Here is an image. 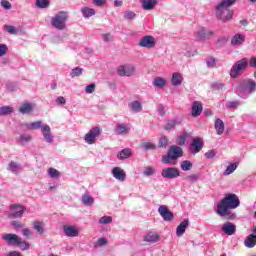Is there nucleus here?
I'll use <instances>...</instances> for the list:
<instances>
[{"label": "nucleus", "mask_w": 256, "mask_h": 256, "mask_svg": "<svg viewBox=\"0 0 256 256\" xmlns=\"http://www.w3.org/2000/svg\"><path fill=\"white\" fill-rule=\"evenodd\" d=\"M235 3H237V0H221L218 2L214 7L216 19H219L222 23H229L235 15V12L229 8L233 7Z\"/></svg>", "instance_id": "1"}, {"label": "nucleus", "mask_w": 256, "mask_h": 256, "mask_svg": "<svg viewBox=\"0 0 256 256\" xmlns=\"http://www.w3.org/2000/svg\"><path fill=\"white\" fill-rule=\"evenodd\" d=\"M239 205H241L239 197L235 194H227L220 203L217 204L216 213L220 215V217H227V215H229V209H237Z\"/></svg>", "instance_id": "2"}, {"label": "nucleus", "mask_w": 256, "mask_h": 256, "mask_svg": "<svg viewBox=\"0 0 256 256\" xmlns=\"http://www.w3.org/2000/svg\"><path fill=\"white\" fill-rule=\"evenodd\" d=\"M25 127L28 129V131L40 129L42 137L46 143L51 144L53 141H55V136H53V132H51V126H49V124H43V121L41 120L26 123Z\"/></svg>", "instance_id": "3"}, {"label": "nucleus", "mask_w": 256, "mask_h": 256, "mask_svg": "<svg viewBox=\"0 0 256 256\" xmlns=\"http://www.w3.org/2000/svg\"><path fill=\"white\" fill-rule=\"evenodd\" d=\"M69 14L65 11H60L51 18V25L58 31H63L67 28Z\"/></svg>", "instance_id": "4"}, {"label": "nucleus", "mask_w": 256, "mask_h": 256, "mask_svg": "<svg viewBox=\"0 0 256 256\" xmlns=\"http://www.w3.org/2000/svg\"><path fill=\"white\" fill-rule=\"evenodd\" d=\"M255 91L256 82L253 80L244 81L237 88V93L242 99H247V97H249L251 93H255Z\"/></svg>", "instance_id": "5"}, {"label": "nucleus", "mask_w": 256, "mask_h": 256, "mask_svg": "<svg viewBox=\"0 0 256 256\" xmlns=\"http://www.w3.org/2000/svg\"><path fill=\"white\" fill-rule=\"evenodd\" d=\"M247 67H249V59L242 58L236 61L230 70V77L232 79H237V77L243 75V73L247 70Z\"/></svg>", "instance_id": "6"}, {"label": "nucleus", "mask_w": 256, "mask_h": 256, "mask_svg": "<svg viewBox=\"0 0 256 256\" xmlns=\"http://www.w3.org/2000/svg\"><path fill=\"white\" fill-rule=\"evenodd\" d=\"M183 155V149L179 146H171L168 150L167 155H164L162 157L163 163H171V161H175V159H179V157H182Z\"/></svg>", "instance_id": "7"}, {"label": "nucleus", "mask_w": 256, "mask_h": 256, "mask_svg": "<svg viewBox=\"0 0 256 256\" xmlns=\"http://www.w3.org/2000/svg\"><path fill=\"white\" fill-rule=\"evenodd\" d=\"M26 210L27 208L21 204H12L10 205L8 217L9 219H21Z\"/></svg>", "instance_id": "8"}, {"label": "nucleus", "mask_w": 256, "mask_h": 256, "mask_svg": "<svg viewBox=\"0 0 256 256\" xmlns=\"http://www.w3.org/2000/svg\"><path fill=\"white\" fill-rule=\"evenodd\" d=\"M101 135V128L94 127L88 131L84 136V141L87 145H95L97 138Z\"/></svg>", "instance_id": "9"}, {"label": "nucleus", "mask_w": 256, "mask_h": 256, "mask_svg": "<svg viewBox=\"0 0 256 256\" xmlns=\"http://www.w3.org/2000/svg\"><path fill=\"white\" fill-rule=\"evenodd\" d=\"M137 71L134 64H123L118 67V75L120 77H133Z\"/></svg>", "instance_id": "10"}, {"label": "nucleus", "mask_w": 256, "mask_h": 256, "mask_svg": "<svg viewBox=\"0 0 256 256\" xmlns=\"http://www.w3.org/2000/svg\"><path fill=\"white\" fill-rule=\"evenodd\" d=\"M181 175V172L178 168L175 167H167L164 168L161 172V176L163 179H177Z\"/></svg>", "instance_id": "11"}, {"label": "nucleus", "mask_w": 256, "mask_h": 256, "mask_svg": "<svg viewBox=\"0 0 256 256\" xmlns=\"http://www.w3.org/2000/svg\"><path fill=\"white\" fill-rule=\"evenodd\" d=\"M155 43V38L153 36H144L140 39L138 45L145 49H153V47H155Z\"/></svg>", "instance_id": "12"}, {"label": "nucleus", "mask_w": 256, "mask_h": 256, "mask_svg": "<svg viewBox=\"0 0 256 256\" xmlns=\"http://www.w3.org/2000/svg\"><path fill=\"white\" fill-rule=\"evenodd\" d=\"M203 149V139L193 138L192 143L190 144V153L192 155H197Z\"/></svg>", "instance_id": "13"}, {"label": "nucleus", "mask_w": 256, "mask_h": 256, "mask_svg": "<svg viewBox=\"0 0 256 256\" xmlns=\"http://www.w3.org/2000/svg\"><path fill=\"white\" fill-rule=\"evenodd\" d=\"M63 232L66 237H79V228L75 225H64Z\"/></svg>", "instance_id": "14"}, {"label": "nucleus", "mask_w": 256, "mask_h": 256, "mask_svg": "<svg viewBox=\"0 0 256 256\" xmlns=\"http://www.w3.org/2000/svg\"><path fill=\"white\" fill-rule=\"evenodd\" d=\"M35 111V104L31 102H24L19 107V113L22 115H31Z\"/></svg>", "instance_id": "15"}, {"label": "nucleus", "mask_w": 256, "mask_h": 256, "mask_svg": "<svg viewBox=\"0 0 256 256\" xmlns=\"http://www.w3.org/2000/svg\"><path fill=\"white\" fill-rule=\"evenodd\" d=\"M244 245L248 249H253L256 245V226L252 229V234H249L244 240Z\"/></svg>", "instance_id": "16"}, {"label": "nucleus", "mask_w": 256, "mask_h": 256, "mask_svg": "<svg viewBox=\"0 0 256 256\" xmlns=\"http://www.w3.org/2000/svg\"><path fill=\"white\" fill-rule=\"evenodd\" d=\"M112 176L117 181L123 182L125 181V177H127V174L125 173V170H123L121 167H114L111 170Z\"/></svg>", "instance_id": "17"}, {"label": "nucleus", "mask_w": 256, "mask_h": 256, "mask_svg": "<svg viewBox=\"0 0 256 256\" xmlns=\"http://www.w3.org/2000/svg\"><path fill=\"white\" fill-rule=\"evenodd\" d=\"M114 131L116 135H129V132L131 131V125L125 123L117 124Z\"/></svg>", "instance_id": "18"}, {"label": "nucleus", "mask_w": 256, "mask_h": 256, "mask_svg": "<svg viewBox=\"0 0 256 256\" xmlns=\"http://www.w3.org/2000/svg\"><path fill=\"white\" fill-rule=\"evenodd\" d=\"M158 213L161 215V217L164 219V221H173V214L171 213V211H169V209L167 208V206L165 205H161L158 208Z\"/></svg>", "instance_id": "19"}, {"label": "nucleus", "mask_w": 256, "mask_h": 256, "mask_svg": "<svg viewBox=\"0 0 256 256\" xmlns=\"http://www.w3.org/2000/svg\"><path fill=\"white\" fill-rule=\"evenodd\" d=\"M222 231L225 235H235V231H237V226L231 222H226L222 225Z\"/></svg>", "instance_id": "20"}, {"label": "nucleus", "mask_w": 256, "mask_h": 256, "mask_svg": "<svg viewBox=\"0 0 256 256\" xmlns=\"http://www.w3.org/2000/svg\"><path fill=\"white\" fill-rule=\"evenodd\" d=\"M2 239L7 241L9 245H15L17 247L21 237H19L17 234H4Z\"/></svg>", "instance_id": "21"}, {"label": "nucleus", "mask_w": 256, "mask_h": 256, "mask_svg": "<svg viewBox=\"0 0 256 256\" xmlns=\"http://www.w3.org/2000/svg\"><path fill=\"white\" fill-rule=\"evenodd\" d=\"M203 113V104L200 101H194L192 103L191 115L192 117H199Z\"/></svg>", "instance_id": "22"}, {"label": "nucleus", "mask_w": 256, "mask_h": 256, "mask_svg": "<svg viewBox=\"0 0 256 256\" xmlns=\"http://www.w3.org/2000/svg\"><path fill=\"white\" fill-rule=\"evenodd\" d=\"M144 11H151L157 7L159 0H139Z\"/></svg>", "instance_id": "23"}, {"label": "nucleus", "mask_w": 256, "mask_h": 256, "mask_svg": "<svg viewBox=\"0 0 256 256\" xmlns=\"http://www.w3.org/2000/svg\"><path fill=\"white\" fill-rule=\"evenodd\" d=\"M128 109L131 113H141L143 111V104L139 100H134L128 104Z\"/></svg>", "instance_id": "24"}, {"label": "nucleus", "mask_w": 256, "mask_h": 256, "mask_svg": "<svg viewBox=\"0 0 256 256\" xmlns=\"http://www.w3.org/2000/svg\"><path fill=\"white\" fill-rule=\"evenodd\" d=\"M187 227H189V219L183 220L176 228L177 237H183L185 231H187Z\"/></svg>", "instance_id": "25"}, {"label": "nucleus", "mask_w": 256, "mask_h": 256, "mask_svg": "<svg viewBox=\"0 0 256 256\" xmlns=\"http://www.w3.org/2000/svg\"><path fill=\"white\" fill-rule=\"evenodd\" d=\"M143 241L146 243H157L159 241V234L157 232H148L144 235Z\"/></svg>", "instance_id": "26"}, {"label": "nucleus", "mask_w": 256, "mask_h": 256, "mask_svg": "<svg viewBox=\"0 0 256 256\" xmlns=\"http://www.w3.org/2000/svg\"><path fill=\"white\" fill-rule=\"evenodd\" d=\"M238 167H239V163H237V162L229 163L223 172L224 177H229V175H232V173H235V171H237Z\"/></svg>", "instance_id": "27"}, {"label": "nucleus", "mask_w": 256, "mask_h": 256, "mask_svg": "<svg viewBox=\"0 0 256 256\" xmlns=\"http://www.w3.org/2000/svg\"><path fill=\"white\" fill-rule=\"evenodd\" d=\"M211 35H213V32L205 29V28H200L198 29V31L196 32V37L197 39H209V37H211Z\"/></svg>", "instance_id": "28"}, {"label": "nucleus", "mask_w": 256, "mask_h": 256, "mask_svg": "<svg viewBox=\"0 0 256 256\" xmlns=\"http://www.w3.org/2000/svg\"><path fill=\"white\" fill-rule=\"evenodd\" d=\"M171 83L173 87H179L183 83V75L181 73H173L171 78Z\"/></svg>", "instance_id": "29"}, {"label": "nucleus", "mask_w": 256, "mask_h": 256, "mask_svg": "<svg viewBox=\"0 0 256 256\" xmlns=\"http://www.w3.org/2000/svg\"><path fill=\"white\" fill-rule=\"evenodd\" d=\"M214 127L217 135H223L225 133V123L220 118L216 119Z\"/></svg>", "instance_id": "30"}, {"label": "nucleus", "mask_w": 256, "mask_h": 256, "mask_svg": "<svg viewBox=\"0 0 256 256\" xmlns=\"http://www.w3.org/2000/svg\"><path fill=\"white\" fill-rule=\"evenodd\" d=\"M180 123H181V119L179 118L169 120L165 125V129L166 131H171L175 129L177 125H179Z\"/></svg>", "instance_id": "31"}, {"label": "nucleus", "mask_w": 256, "mask_h": 256, "mask_svg": "<svg viewBox=\"0 0 256 256\" xmlns=\"http://www.w3.org/2000/svg\"><path fill=\"white\" fill-rule=\"evenodd\" d=\"M82 203L83 205H86V207H91V205L95 203V199H93L89 193H84L82 195Z\"/></svg>", "instance_id": "32"}, {"label": "nucleus", "mask_w": 256, "mask_h": 256, "mask_svg": "<svg viewBox=\"0 0 256 256\" xmlns=\"http://www.w3.org/2000/svg\"><path fill=\"white\" fill-rule=\"evenodd\" d=\"M231 43L233 45H243L245 43V35L243 34H236L232 37Z\"/></svg>", "instance_id": "33"}, {"label": "nucleus", "mask_w": 256, "mask_h": 256, "mask_svg": "<svg viewBox=\"0 0 256 256\" xmlns=\"http://www.w3.org/2000/svg\"><path fill=\"white\" fill-rule=\"evenodd\" d=\"M33 228L35 229V231H37V233H39V235H43V233H45V223L41 222V221H35L32 223Z\"/></svg>", "instance_id": "34"}, {"label": "nucleus", "mask_w": 256, "mask_h": 256, "mask_svg": "<svg viewBox=\"0 0 256 256\" xmlns=\"http://www.w3.org/2000/svg\"><path fill=\"white\" fill-rule=\"evenodd\" d=\"M153 85H154V87H157L158 89H163V87H165L167 85V80L162 77H156L153 80Z\"/></svg>", "instance_id": "35"}, {"label": "nucleus", "mask_w": 256, "mask_h": 256, "mask_svg": "<svg viewBox=\"0 0 256 256\" xmlns=\"http://www.w3.org/2000/svg\"><path fill=\"white\" fill-rule=\"evenodd\" d=\"M81 13L84 17V19H89V17H93L95 15V9L89 8V7H83L81 9Z\"/></svg>", "instance_id": "36"}, {"label": "nucleus", "mask_w": 256, "mask_h": 256, "mask_svg": "<svg viewBox=\"0 0 256 256\" xmlns=\"http://www.w3.org/2000/svg\"><path fill=\"white\" fill-rule=\"evenodd\" d=\"M184 50V51H183ZM182 55H184V57H195V55H197V50H194L193 52H191L189 50V45L187 44H183L182 45V51H181Z\"/></svg>", "instance_id": "37"}, {"label": "nucleus", "mask_w": 256, "mask_h": 256, "mask_svg": "<svg viewBox=\"0 0 256 256\" xmlns=\"http://www.w3.org/2000/svg\"><path fill=\"white\" fill-rule=\"evenodd\" d=\"M8 171H11V173H14L17 175L19 171H21V164H18L17 162H10L8 165Z\"/></svg>", "instance_id": "38"}, {"label": "nucleus", "mask_w": 256, "mask_h": 256, "mask_svg": "<svg viewBox=\"0 0 256 256\" xmlns=\"http://www.w3.org/2000/svg\"><path fill=\"white\" fill-rule=\"evenodd\" d=\"M129 157H131V149L129 148H125L117 154L119 160L129 159Z\"/></svg>", "instance_id": "39"}, {"label": "nucleus", "mask_w": 256, "mask_h": 256, "mask_svg": "<svg viewBox=\"0 0 256 256\" xmlns=\"http://www.w3.org/2000/svg\"><path fill=\"white\" fill-rule=\"evenodd\" d=\"M5 31H7V33H9V35H19L20 33V29L13 26V25H5L4 26Z\"/></svg>", "instance_id": "40"}, {"label": "nucleus", "mask_w": 256, "mask_h": 256, "mask_svg": "<svg viewBox=\"0 0 256 256\" xmlns=\"http://www.w3.org/2000/svg\"><path fill=\"white\" fill-rule=\"evenodd\" d=\"M208 69H215L217 67V60L213 56H209L205 59Z\"/></svg>", "instance_id": "41"}, {"label": "nucleus", "mask_w": 256, "mask_h": 256, "mask_svg": "<svg viewBox=\"0 0 256 256\" xmlns=\"http://www.w3.org/2000/svg\"><path fill=\"white\" fill-rule=\"evenodd\" d=\"M180 168L183 171H191L193 169V163L191 161H189V160H183L180 163Z\"/></svg>", "instance_id": "42"}, {"label": "nucleus", "mask_w": 256, "mask_h": 256, "mask_svg": "<svg viewBox=\"0 0 256 256\" xmlns=\"http://www.w3.org/2000/svg\"><path fill=\"white\" fill-rule=\"evenodd\" d=\"M13 113V107L2 106L0 107V117H5L6 115H11Z\"/></svg>", "instance_id": "43"}, {"label": "nucleus", "mask_w": 256, "mask_h": 256, "mask_svg": "<svg viewBox=\"0 0 256 256\" xmlns=\"http://www.w3.org/2000/svg\"><path fill=\"white\" fill-rule=\"evenodd\" d=\"M108 243L109 241L107 240V238L105 237L99 238L96 242H94V249L105 247V245H107Z\"/></svg>", "instance_id": "44"}, {"label": "nucleus", "mask_w": 256, "mask_h": 256, "mask_svg": "<svg viewBox=\"0 0 256 256\" xmlns=\"http://www.w3.org/2000/svg\"><path fill=\"white\" fill-rule=\"evenodd\" d=\"M16 247H19L22 251H27L31 249V244H29V242L20 238V241L18 242Z\"/></svg>", "instance_id": "45"}, {"label": "nucleus", "mask_w": 256, "mask_h": 256, "mask_svg": "<svg viewBox=\"0 0 256 256\" xmlns=\"http://www.w3.org/2000/svg\"><path fill=\"white\" fill-rule=\"evenodd\" d=\"M99 225H111L113 223V217L111 216H102L98 220Z\"/></svg>", "instance_id": "46"}, {"label": "nucleus", "mask_w": 256, "mask_h": 256, "mask_svg": "<svg viewBox=\"0 0 256 256\" xmlns=\"http://www.w3.org/2000/svg\"><path fill=\"white\" fill-rule=\"evenodd\" d=\"M51 4V2L49 0H36V7H38V9H47V7H49V5Z\"/></svg>", "instance_id": "47"}, {"label": "nucleus", "mask_w": 256, "mask_h": 256, "mask_svg": "<svg viewBox=\"0 0 256 256\" xmlns=\"http://www.w3.org/2000/svg\"><path fill=\"white\" fill-rule=\"evenodd\" d=\"M48 175L51 179H59V177H61V172L55 168H49Z\"/></svg>", "instance_id": "48"}, {"label": "nucleus", "mask_w": 256, "mask_h": 256, "mask_svg": "<svg viewBox=\"0 0 256 256\" xmlns=\"http://www.w3.org/2000/svg\"><path fill=\"white\" fill-rule=\"evenodd\" d=\"M81 75H83V68H80V67H76L72 69L70 73V77L72 79H75V77H81Z\"/></svg>", "instance_id": "49"}, {"label": "nucleus", "mask_w": 256, "mask_h": 256, "mask_svg": "<svg viewBox=\"0 0 256 256\" xmlns=\"http://www.w3.org/2000/svg\"><path fill=\"white\" fill-rule=\"evenodd\" d=\"M141 147L142 149H144V151H151L153 149H156L157 146H155V144H153L152 142H142Z\"/></svg>", "instance_id": "50"}, {"label": "nucleus", "mask_w": 256, "mask_h": 256, "mask_svg": "<svg viewBox=\"0 0 256 256\" xmlns=\"http://www.w3.org/2000/svg\"><path fill=\"white\" fill-rule=\"evenodd\" d=\"M0 6L2 7V9H4V11H10V9L13 8V5L8 0H1Z\"/></svg>", "instance_id": "51"}, {"label": "nucleus", "mask_w": 256, "mask_h": 256, "mask_svg": "<svg viewBox=\"0 0 256 256\" xmlns=\"http://www.w3.org/2000/svg\"><path fill=\"white\" fill-rule=\"evenodd\" d=\"M143 175H145V177H151L152 175H155V169L153 167H146L143 170Z\"/></svg>", "instance_id": "52"}, {"label": "nucleus", "mask_w": 256, "mask_h": 256, "mask_svg": "<svg viewBox=\"0 0 256 256\" xmlns=\"http://www.w3.org/2000/svg\"><path fill=\"white\" fill-rule=\"evenodd\" d=\"M185 180L189 183H197V181H199V177L197 176V174H190L185 177Z\"/></svg>", "instance_id": "53"}, {"label": "nucleus", "mask_w": 256, "mask_h": 256, "mask_svg": "<svg viewBox=\"0 0 256 256\" xmlns=\"http://www.w3.org/2000/svg\"><path fill=\"white\" fill-rule=\"evenodd\" d=\"M33 137L29 134H22L19 138V141L21 143H29V141H32Z\"/></svg>", "instance_id": "54"}, {"label": "nucleus", "mask_w": 256, "mask_h": 256, "mask_svg": "<svg viewBox=\"0 0 256 256\" xmlns=\"http://www.w3.org/2000/svg\"><path fill=\"white\" fill-rule=\"evenodd\" d=\"M135 17H136V14L133 11H125L124 12V19L131 21V20L135 19Z\"/></svg>", "instance_id": "55"}, {"label": "nucleus", "mask_w": 256, "mask_h": 256, "mask_svg": "<svg viewBox=\"0 0 256 256\" xmlns=\"http://www.w3.org/2000/svg\"><path fill=\"white\" fill-rule=\"evenodd\" d=\"M7 51H9L7 45L0 43V57H5V55H7Z\"/></svg>", "instance_id": "56"}, {"label": "nucleus", "mask_w": 256, "mask_h": 256, "mask_svg": "<svg viewBox=\"0 0 256 256\" xmlns=\"http://www.w3.org/2000/svg\"><path fill=\"white\" fill-rule=\"evenodd\" d=\"M187 137H189V135L187 133L182 134L181 136H179L178 145H185V143H187Z\"/></svg>", "instance_id": "57"}, {"label": "nucleus", "mask_w": 256, "mask_h": 256, "mask_svg": "<svg viewBox=\"0 0 256 256\" xmlns=\"http://www.w3.org/2000/svg\"><path fill=\"white\" fill-rule=\"evenodd\" d=\"M85 93H87L88 95H91V93H95V83L87 85L85 88Z\"/></svg>", "instance_id": "58"}, {"label": "nucleus", "mask_w": 256, "mask_h": 256, "mask_svg": "<svg viewBox=\"0 0 256 256\" xmlns=\"http://www.w3.org/2000/svg\"><path fill=\"white\" fill-rule=\"evenodd\" d=\"M11 225H12V227H14V229H23V227H25V224H23L17 220L12 221Z\"/></svg>", "instance_id": "59"}, {"label": "nucleus", "mask_w": 256, "mask_h": 256, "mask_svg": "<svg viewBox=\"0 0 256 256\" xmlns=\"http://www.w3.org/2000/svg\"><path fill=\"white\" fill-rule=\"evenodd\" d=\"M102 39L105 43H110V41H113V36L111 35V33H105L102 34Z\"/></svg>", "instance_id": "60"}, {"label": "nucleus", "mask_w": 256, "mask_h": 256, "mask_svg": "<svg viewBox=\"0 0 256 256\" xmlns=\"http://www.w3.org/2000/svg\"><path fill=\"white\" fill-rule=\"evenodd\" d=\"M169 143V140L167 137L163 136L159 140V147H167V144Z\"/></svg>", "instance_id": "61"}, {"label": "nucleus", "mask_w": 256, "mask_h": 256, "mask_svg": "<svg viewBox=\"0 0 256 256\" xmlns=\"http://www.w3.org/2000/svg\"><path fill=\"white\" fill-rule=\"evenodd\" d=\"M204 155H205L206 159H213L215 157V155H217V151L209 150Z\"/></svg>", "instance_id": "62"}, {"label": "nucleus", "mask_w": 256, "mask_h": 256, "mask_svg": "<svg viewBox=\"0 0 256 256\" xmlns=\"http://www.w3.org/2000/svg\"><path fill=\"white\" fill-rule=\"evenodd\" d=\"M22 235H23V237L29 238V237H31V235H33V232H31V229H29V228H24V229H22Z\"/></svg>", "instance_id": "63"}, {"label": "nucleus", "mask_w": 256, "mask_h": 256, "mask_svg": "<svg viewBox=\"0 0 256 256\" xmlns=\"http://www.w3.org/2000/svg\"><path fill=\"white\" fill-rule=\"evenodd\" d=\"M55 103H56V105H65V103H67V100L65 99V97L59 96L56 99Z\"/></svg>", "instance_id": "64"}]
</instances>
